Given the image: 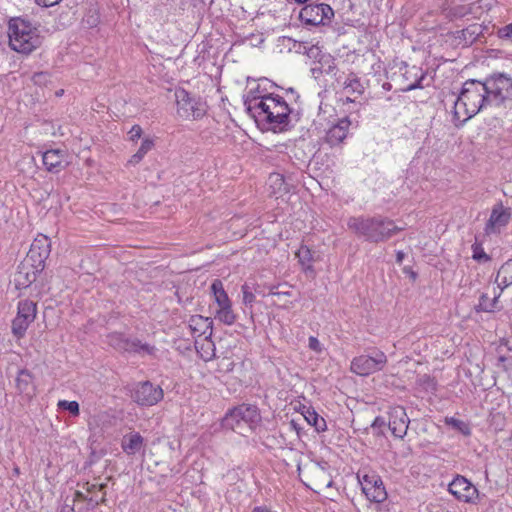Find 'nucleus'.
<instances>
[{"mask_svg":"<svg viewBox=\"0 0 512 512\" xmlns=\"http://www.w3.org/2000/svg\"><path fill=\"white\" fill-rule=\"evenodd\" d=\"M258 103L246 111L254 119L258 128L263 131L283 133L294 127V123H292L293 109L282 96L276 94L265 101L260 100Z\"/></svg>","mask_w":512,"mask_h":512,"instance_id":"1","label":"nucleus"},{"mask_svg":"<svg viewBox=\"0 0 512 512\" xmlns=\"http://www.w3.org/2000/svg\"><path fill=\"white\" fill-rule=\"evenodd\" d=\"M347 227L357 237L376 244L388 241L402 230L392 219L381 214L351 216L347 219Z\"/></svg>","mask_w":512,"mask_h":512,"instance_id":"2","label":"nucleus"},{"mask_svg":"<svg viewBox=\"0 0 512 512\" xmlns=\"http://www.w3.org/2000/svg\"><path fill=\"white\" fill-rule=\"evenodd\" d=\"M7 35L10 48L25 55L31 54L43 42L39 25L26 16L10 17L7 22Z\"/></svg>","mask_w":512,"mask_h":512,"instance_id":"3","label":"nucleus"},{"mask_svg":"<svg viewBox=\"0 0 512 512\" xmlns=\"http://www.w3.org/2000/svg\"><path fill=\"white\" fill-rule=\"evenodd\" d=\"M485 97L486 91L484 90L483 80L468 79L465 81L454 102V119H460L459 109L461 107L466 115L462 122L475 116L481 109L489 106Z\"/></svg>","mask_w":512,"mask_h":512,"instance_id":"4","label":"nucleus"},{"mask_svg":"<svg viewBox=\"0 0 512 512\" xmlns=\"http://www.w3.org/2000/svg\"><path fill=\"white\" fill-rule=\"evenodd\" d=\"M486 103L500 107L512 101V77L504 72H494L483 80Z\"/></svg>","mask_w":512,"mask_h":512,"instance_id":"5","label":"nucleus"},{"mask_svg":"<svg viewBox=\"0 0 512 512\" xmlns=\"http://www.w3.org/2000/svg\"><path fill=\"white\" fill-rule=\"evenodd\" d=\"M357 477L361 485L362 493L365 495L366 499L376 505L377 511L389 512L390 507L389 504L386 503L388 493L381 476L372 471L363 476L358 474Z\"/></svg>","mask_w":512,"mask_h":512,"instance_id":"6","label":"nucleus"},{"mask_svg":"<svg viewBox=\"0 0 512 512\" xmlns=\"http://www.w3.org/2000/svg\"><path fill=\"white\" fill-rule=\"evenodd\" d=\"M175 99L177 105V114L185 120H200L208 109L206 101L195 94L188 92L184 88L175 90Z\"/></svg>","mask_w":512,"mask_h":512,"instance_id":"7","label":"nucleus"},{"mask_svg":"<svg viewBox=\"0 0 512 512\" xmlns=\"http://www.w3.org/2000/svg\"><path fill=\"white\" fill-rule=\"evenodd\" d=\"M386 354L376 347H369L364 353L352 359L350 370L359 376H369L382 371L387 364Z\"/></svg>","mask_w":512,"mask_h":512,"instance_id":"8","label":"nucleus"},{"mask_svg":"<svg viewBox=\"0 0 512 512\" xmlns=\"http://www.w3.org/2000/svg\"><path fill=\"white\" fill-rule=\"evenodd\" d=\"M334 10L329 4L310 0L299 12V19L305 26H327L334 18Z\"/></svg>","mask_w":512,"mask_h":512,"instance_id":"9","label":"nucleus"},{"mask_svg":"<svg viewBox=\"0 0 512 512\" xmlns=\"http://www.w3.org/2000/svg\"><path fill=\"white\" fill-rule=\"evenodd\" d=\"M210 290L218 307L214 313L215 319L225 325H233L236 321V314L232 309V302L224 289L222 281L215 279L210 286Z\"/></svg>","mask_w":512,"mask_h":512,"instance_id":"10","label":"nucleus"},{"mask_svg":"<svg viewBox=\"0 0 512 512\" xmlns=\"http://www.w3.org/2000/svg\"><path fill=\"white\" fill-rule=\"evenodd\" d=\"M130 397L139 406L151 407L162 401L164 391L161 386L149 380L140 381L133 385L130 391Z\"/></svg>","mask_w":512,"mask_h":512,"instance_id":"11","label":"nucleus"},{"mask_svg":"<svg viewBox=\"0 0 512 512\" xmlns=\"http://www.w3.org/2000/svg\"><path fill=\"white\" fill-rule=\"evenodd\" d=\"M260 420V412L256 405L240 404L229 409L222 418L221 425L225 429L234 430L241 421L255 423Z\"/></svg>","mask_w":512,"mask_h":512,"instance_id":"12","label":"nucleus"},{"mask_svg":"<svg viewBox=\"0 0 512 512\" xmlns=\"http://www.w3.org/2000/svg\"><path fill=\"white\" fill-rule=\"evenodd\" d=\"M37 315V304L30 300H20L17 305L16 317L12 320V333L20 339L24 337L31 323L34 322Z\"/></svg>","mask_w":512,"mask_h":512,"instance_id":"13","label":"nucleus"},{"mask_svg":"<svg viewBox=\"0 0 512 512\" xmlns=\"http://www.w3.org/2000/svg\"><path fill=\"white\" fill-rule=\"evenodd\" d=\"M50 252L51 243L49 238L41 235L33 240L23 263L33 268L36 272L42 273Z\"/></svg>","mask_w":512,"mask_h":512,"instance_id":"14","label":"nucleus"},{"mask_svg":"<svg viewBox=\"0 0 512 512\" xmlns=\"http://www.w3.org/2000/svg\"><path fill=\"white\" fill-rule=\"evenodd\" d=\"M448 491L463 503L478 504L481 501L479 490L463 475L457 474L448 484Z\"/></svg>","mask_w":512,"mask_h":512,"instance_id":"15","label":"nucleus"},{"mask_svg":"<svg viewBox=\"0 0 512 512\" xmlns=\"http://www.w3.org/2000/svg\"><path fill=\"white\" fill-rule=\"evenodd\" d=\"M274 87H278L273 81L262 77L258 80V84L255 88H251L247 93L243 95V105L245 111L249 110L254 104H259L260 100H267L268 98L276 95L271 91Z\"/></svg>","mask_w":512,"mask_h":512,"instance_id":"16","label":"nucleus"},{"mask_svg":"<svg viewBox=\"0 0 512 512\" xmlns=\"http://www.w3.org/2000/svg\"><path fill=\"white\" fill-rule=\"evenodd\" d=\"M410 419L402 406L393 407L389 412L388 427L396 438L403 439L409 427Z\"/></svg>","mask_w":512,"mask_h":512,"instance_id":"17","label":"nucleus"},{"mask_svg":"<svg viewBox=\"0 0 512 512\" xmlns=\"http://www.w3.org/2000/svg\"><path fill=\"white\" fill-rule=\"evenodd\" d=\"M351 121L348 117L339 119L327 131L324 137L325 143L330 147L340 145L347 137Z\"/></svg>","mask_w":512,"mask_h":512,"instance_id":"18","label":"nucleus"},{"mask_svg":"<svg viewBox=\"0 0 512 512\" xmlns=\"http://www.w3.org/2000/svg\"><path fill=\"white\" fill-rule=\"evenodd\" d=\"M403 65L406 68L405 72L403 73V78L407 81H410V83L407 86L401 88L402 92L423 89L425 86H429V84H423V81L427 76V71L416 65L409 67L406 62H403Z\"/></svg>","mask_w":512,"mask_h":512,"instance_id":"19","label":"nucleus"},{"mask_svg":"<svg viewBox=\"0 0 512 512\" xmlns=\"http://www.w3.org/2000/svg\"><path fill=\"white\" fill-rule=\"evenodd\" d=\"M189 327L193 333H199V335H205L206 340H208L212 345V354L210 357L206 358L209 360L212 356L215 355V345L211 341V337L213 334V321L209 317H203L201 315H192L189 320Z\"/></svg>","mask_w":512,"mask_h":512,"instance_id":"20","label":"nucleus"},{"mask_svg":"<svg viewBox=\"0 0 512 512\" xmlns=\"http://www.w3.org/2000/svg\"><path fill=\"white\" fill-rule=\"evenodd\" d=\"M511 218L509 208H504L501 203L495 205L491 211L488 222L485 225L486 234L494 233L496 228L504 227Z\"/></svg>","mask_w":512,"mask_h":512,"instance_id":"21","label":"nucleus"},{"mask_svg":"<svg viewBox=\"0 0 512 512\" xmlns=\"http://www.w3.org/2000/svg\"><path fill=\"white\" fill-rule=\"evenodd\" d=\"M66 151L62 149H49L42 155L43 165L51 173H59L66 167Z\"/></svg>","mask_w":512,"mask_h":512,"instance_id":"22","label":"nucleus"},{"mask_svg":"<svg viewBox=\"0 0 512 512\" xmlns=\"http://www.w3.org/2000/svg\"><path fill=\"white\" fill-rule=\"evenodd\" d=\"M34 375L28 369H20L15 379L17 392L32 398L36 394V385L34 383Z\"/></svg>","mask_w":512,"mask_h":512,"instance_id":"23","label":"nucleus"},{"mask_svg":"<svg viewBox=\"0 0 512 512\" xmlns=\"http://www.w3.org/2000/svg\"><path fill=\"white\" fill-rule=\"evenodd\" d=\"M311 74L315 79L321 75H336L337 65L336 60L331 54L320 55V58L314 62L311 68Z\"/></svg>","mask_w":512,"mask_h":512,"instance_id":"24","label":"nucleus"},{"mask_svg":"<svg viewBox=\"0 0 512 512\" xmlns=\"http://www.w3.org/2000/svg\"><path fill=\"white\" fill-rule=\"evenodd\" d=\"M454 37L458 40L459 44L468 47L477 41H481L483 29L480 24H471L462 30L456 31Z\"/></svg>","mask_w":512,"mask_h":512,"instance_id":"25","label":"nucleus"},{"mask_svg":"<svg viewBox=\"0 0 512 512\" xmlns=\"http://www.w3.org/2000/svg\"><path fill=\"white\" fill-rule=\"evenodd\" d=\"M39 275L40 272H36L33 268L27 266V264L21 262L14 277L15 287L17 289L28 288L37 280Z\"/></svg>","mask_w":512,"mask_h":512,"instance_id":"26","label":"nucleus"},{"mask_svg":"<svg viewBox=\"0 0 512 512\" xmlns=\"http://www.w3.org/2000/svg\"><path fill=\"white\" fill-rule=\"evenodd\" d=\"M128 347L126 353L138 355L140 357L152 356L155 357L157 348L147 342L143 343L138 338H129Z\"/></svg>","mask_w":512,"mask_h":512,"instance_id":"27","label":"nucleus"},{"mask_svg":"<svg viewBox=\"0 0 512 512\" xmlns=\"http://www.w3.org/2000/svg\"><path fill=\"white\" fill-rule=\"evenodd\" d=\"M144 445V438L139 432H133L123 437L121 448L127 455H134L139 452Z\"/></svg>","mask_w":512,"mask_h":512,"instance_id":"28","label":"nucleus"},{"mask_svg":"<svg viewBox=\"0 0 512 512\" xmlns=\"http://www.w3.org/2000/svg\"><path fill=\"white\" fill-rule=\"evenodd\" d=\"M260 443L267 449H274L275 447H282L286 439L281 432L275 431L270 433L267 429L260 430L258 433Z\"/></svg>","mask_w":512,"mask_h":512,"instance_id":"29","label":"nucleus"},{"mask_svg":"<svg viewBox=\"0 0 512 512\" xmlns=\"http://www.w3.org/2000/svg\"><path fill=\"white\" fill-rule=\"evenodd\" d=\"M302 415L307 423L314 427L317 433H322L327 430L326 420L320 416L313 407L303 406Z\"/></svg>","mask_w":512,"mask_h":512,"instance_id":"30","label":"nucleus"},{"mask_svg":"<svg viewBox=\"0 0 512 512\" xmlns=\"http://www.w3.org/2000/svg\"><path fill=\"white\" fill-rule=\"evenodd\" d=\"M129 338L125 333L113 331L106 335V343L119 353H126L128 350Z\"/></svg>","mask_w":512,"mask_h":512,"instance_id":"31","label":"nucleus"},{"mask_svg":"<svg viewBox=\"0 0 512 512\" xmlns=\"http://www.w3.org/2000/svg\"><path fill=\"white\" fill-rule=\"evenodd\" d=\"M495 282L501 292L512 285V258L501 265L497 272Z\"/></svg>","mask_w":512,"mask_h":512,"instance_id":"32","label":"nucleus"},{"mask_svg":"<svg viewBox=\"0 0 512 512\" xmlns=\"http://www.w3.org/2000/svg\"><path fill=\"white\" fill-rule=\"evenodd\" d=\"M153 146L154 142L152 139L144 138L137 152L133 154L128 160V164L137 165L138 163H140L144 156L153 148Z\"/></svg>","mask_w":512,"mask_h":512,"instance_id":"33","label":"nucleus"},{"mask_svg":"<svg viewBox=\"0 0 512 512\" xmlns=\"http://www.w3.org/2000/svg\"><path fill=\"white\" fill-rule=\"evenodd\" d=\"M296 256L305 272L313 271V266H312V263L314 261L313 254H312V251L307 246L302 245L298 249Z\"/></svg>","mask_w":512,"mask_h":512,"instance_id":"34","label":"nucleus"},{"mask_svg":"<svg viewBox=\"0 0 512 512\" xmlns=\"http://www.w3.org/2000/svg\"><path fill=\"white\" fill-rule=\"evenodd\" d=\"M445 425L451 427L452 429L458 431L463 436H470L472 433L470 424L463 420L457 419L455 417H445L444 418Z\"/></svg>","mask_w":512,"mask_h":512,"instance_id":"35","label":"nucleus"},{"mask_svg":"<svg viewBox=\"0 0 512 512\" xmlns=\"http://www.w3.org/2000/svg\"><path fill=\"white\" fill-rule=\"evenodd\" d=\"M344 88L349 93H357L359 95L364 93V86L362 85L359 77L351 72L343 83Z\"/></svg>","mask_w":512,"mask_h":512,"instance_id":"36","label":"nucleus"},{"mask_svg":"<svg viewBox=\"0 0 512 512\" xmlns=\"http://www.w3.org/2000/svg\"><path fill=\"white\" fill-rule=\"evenodd\" d=\"M471 7L467 5H456L444 10L445 17L450 21L460 19L471 13Z\"/></svg>","mask_w":512,"mask_h":512,"instance_id":"37","label":"nucleus"},{"mask_svg":"<svg viewBox=\"0 0 512 512\" xmlns=\"http://www.w3.org/2000/svg\"><path fill=\"white\" fill-rule=\"evenodd\" d=\"M496 352L498 356L495 366L502 371H508L510 366H512V356H508L507 353H504L502 347H497Z\"/></svg>","mask_w":512,"mask_h":512,"instance_id":"38","label":"nucleus"},{"mask_svg":"<svg viewBox=\"0 0 512 512\" xmlns=\"http://www.w3.org/2000/svg\"><path fill=\"white\" fill-rule=\"evenodd\" d=\"M472 258L480 263H485L491 260V257L484 251L482 244L477 241L472 245Z\"/></svg>","mask_w":512,"mask_h":512,"instance_id":"39","label":"nucleus"},{"mask_svg":"<svg viewBox=\"0 0 512 512\" xmlns=\"http://www.w3.org/2000/svg\"><path fill=\"white\" fill-rule=\"evenodd\" d=\"M58 408L68 411L72 416H78L80 414V406L77 401L60 400L58 402Z\"/></svg>","mask_w":512,"mask_h":512,"instance_id":"40","label":"nucleus"},{"mask_svg":"<svg viewBox=\"0 0 512 512\" xmlns=\"http://www.w3.org/2000/svg\"><path fill=\"white\" fill-rule=\"evenodd\" d=\"M31 81L33 82V84L40 86V87L47 86L48 83L51 82V75L47 71L35 72L31 76Z\"/></svg>","mask_w":512,"mask_h":512,"instance_id":"41","label":"nucleus"},{"mask_svg":"<svg viewBox=\"0 0 512 512\" xmlns=\"http://www.w3.org/2000/svg\"><path fill=\"white\" fill-rule=\"evenodd\" d=\"M242 294H243V304L245 306L252 307L255 302V294L251 291L250 287L247 283L242 285Z\"/></svg>","mask_w":512,"mask_h":512,"instance_id":"42","label":"nucleus"},{"mask_svg":"<svg viewBox=\"0 0 512 512\" xmlns=\"http://www.w3.org/2000/svg\"><path fill=\"white\" fill-rule=\"evenodd\" d=\"M420 384L425 388L427 391L435 392L437 390V382L436 380L431 377L430 375H423L420 379Z\"/></svg>","mask_w":512,"mask_h":512,"instance_id":"43","label":"nucleus"},{"mask_svg":"<svg viewBox=\"0 0 512 512\" xmlns=\"http://www.w3.org/2000/svg\"><path fill=\"white\" fill-rule=\"evenodd\" d=\"M496 35L501 40L512 41V22L499 28Z\"/></svg>","mask_w":512,"mask_h":512,"instance_id":"44","label":"nucleus"},{"mask_svg":"<svg viewBox=\"0 0 512 512\" xmlns=\"http://www.w3.org/2000/svg\"><path fill=\"white\" fill-rule=\"evenodd\" d=\"M388 425L385 418L383 416H377L375 417V419L373 420L372 424H371V428L373 430H378L375 432L376 435L380 436V435H384V432H383V428Z\"/></svg>","mask_w":512,"mask_h":512,"instance_id":"45","label":"nucleus"},{"mask_svg":"<svg viewBox=\"0 0 512 512\" xmlns=\"http://www.w3.org/2000/svg\"><path fill=\"white\" fill-rule=\"evenodd\" d=\"M501 292L493 297V299H490L489 304H485L481 307V309L484 312L487 313H493L496 310H500V307H498V302L500 298Z\"/></svg>","mask_w":512,"mask_h":512,"instance_id":"46","label":"nucleus"},{"mask_svg":"<svg viewBox=\"0 0 512 512\" xmlns=\"http://www.w3.org/2000/svg\"><path fill=\"white\" fill-rule=\"evenodd\" d=\"M142 133H143V131H142V128L140 125H138V124L133 125L132 128L130 129V131L128 132L129 140L132 142L137 141L138 139L141 138Z\"/></svg>","mask_w":512,"mask_h":512,"instance_id":"47","label":"nucleus"},{"mask_svg":"<svg viewBox=\"0 0 512 512\" xmlns=\"http://www.w3.org/2000/svg\"><path fill=\"white\" fill-rule=\"evenodd\" d=\"M306 54L309 58H314L317 61L320 58V55H326L327 53L322 52L318 45H312L308 48Z\"/></svg>","mask_w":512,"mask_h":512,"instance_id":"48","label":"nucleus"},{"mask_svg":"<svg viewBox=\"0 0 512 512\" xmlns=\"http://www.w3.org/2000/svg\"><path fill=\"white\" fill-rule=\"evenodd\" d=\"M308 346H309V348L311 350H313L315 352H321V350H322L321 343L314 336H310L309 337V339H308Z\"/></svg>","mask_w":512,"mask_h":512,"instance_id":"49","label":"nucleus"},{"mask_svg":"<svg viewBox=\"0 0 512 512\" xmlns=\"http://www.w3.org/2000/svg\"><path fill=\"white\" fill-rule=\"evenodd\" d=\"M279 286L280 285H278V286L271 285L269 287V294L270 295H274V296H281V295H283V296H291V291L290 290H286V291H282L281 290L280 291V290H278Z\"/></svg>","mask_w":512,"mask_h":512,"instance_id":"50","label":"nucleus"},{"mask_svg":"<svg viewBox=\"0 0 512 512\" xmlns=\"http://www.w3.org/2000/svg\"><path fill=\"white\" fill-rule=\"evenodd\" d=\"M489 301H490V299H489L488 295H487L486 293H482V294L480 295V297H479V303H478V305H477V306H475V311H476V312H478V313H479V312H484V311L481 309V307H482L483 305H485V304H489Z\"/></svg>","mask_w":512,"mask_h":512,"instance_id":"51","label":"nucleus"},{"mask_svg":"<svg viewBox=\"0 0 512 512\" xmlns=\"http://www.w3.org/2000/svg\"><path fill=\"white\" fill-rule=\"evenodd\" d=\"M84 22L88 25V27H95L99 22V18L96 14H92L87 16L84 19Z\"/></svg>","mask_w":512,"mask_h":512,"instance_id":"52","label":"nucleus"},{"mask_svg":"<svg viewBox=\"0 0 512 512\" xmlns=\"http://www.w3.org/2000/svg\"><path fill=\"white\" fill-rule=\"evenodd\" d=\"M60 1L61 0H35L36 4L42 7H52Z\"/></svg>","mask_w":512,"mask_h":512,"instance_id":"53","label":"nucleus"},{"mask_svg":"<svg viewBox=\"0 0 512 512\" xmlns=\"http://www.w3.org/2000/svg\"><path fill=\"white\" fill-rule=\"evenodd\" d=\"M85 500L88 501V504L91 508H96L98 505L104 504L106 502L105 497H102L100 500H96L93 497L87 498Z\"/></svg>","mask_w":512,"mask_h":512,"instance_id":"54","label":"nucleus"},{"mask_svg":"<svg viewBox=\"0 0 512 512\" xmlns=\"http://www.w3.org/2000/svg\"><path fill=\"white\" fill-rule=\"evenodd\" d=\"M403 273L409 276V278H411L413 281H415L418 277V273L409 266H405L403 268Z\"/></svg>","mask_w":512,"mask_h":512,"instance_id":"55","label":"nucleus"},{"mask_svg":"<svg viewBox=\"0 0 512 512\" xmlns=\"http://www.w3.org/2000/svg\"><path fill=\"white\" fill-rule=\"evenodd\" d=\"M57 512H76L74 509V502L72 504L64 503L57 509Z\"/></svg>","mask_w":512,"mask_h":512,"instance_id":"56","label":"nucleus"},{"mask_svg":"<svg viewBox=\"0 0 512 512\" xmlns=\"http://www.w3.org/2000/svg\"><path fill=\"white\" fill-rule=\"evenodd\" d=\"M405 258V253L401 250L396 252V263L401 264Z\"/></svg>","mask_w":512,"mask_h":512,"instance_id":"57","label":"nucleus"},{"mask_svg":"<svg viewBox=\"0 0 512 512\" xmlns=\"http://www.w3.org/2000/svg\"><path fill=\"white\" fill-rule=\"evenodd\" d=\"M98 487V490L103 492V497L106 498V487H107V484L106 483H101L99 485H97Z\"/></svg>","mask_w":512,"mask_h":512,"instance_id":"58","label":"nucleus"},{"mask_svg":"<svg viewBox=\"0 0 512 512\" xmlns=\"http://www.w3.org/2000/svg\"><path fill=\"white\" fill-rule=\"evenodd\" d=\"M317 464H318V466H319L323 471H325V470L328 468V462H326V461H321V462H318Z\"/></svg>","mask_w":512,"mask_h":512,"instance_id":"59","label":"nucleus"},{"mask_svg":"<svg viewBox=\"0 0 512 512\" xmlns=\"http://www.w3.org/2000/svg\"><path fill=\"white\" fill-rule=\"evenodd\" d=\"M290 425L294 430H296L299 433L300 428L295 420H291Z\"/></svg>","mask_w":512,"mask_h":512,"instance_id":"60","label":"nucleus"},{"mask_svg":"<svg viewBox=\"0 0 512 512\" xmlns=\"http://www.w3.org/2000/svg\"><path fill=\"white\" fill-rule=\"evenodd\" d=\"M75 496L79 499H83V500L87 499V497L80 491H76Z\"/></svg>","mask_w":512,"mask_h":512,"instance_id":"61","label":"nucleus"},{"mask_svg":"<svg viewBox=\"0 0 512 512\" xmlns=\"http://www.w3.org/2000/svg\"><path fill=\"white\" fill-rule=\"evenodd\" d=\"M382 88L386 91H390L392 86L389 82H385L383 85H382Z\"/></svg>","mask_w":512,"mask_h":512,"instance_id":"62","label":"nucleus"},{"mask_svg":"<svg viewBox=\"0 0 512 512\" xmlns=\"http://www.w3.org/2000/svg\"><path fill=\"white\" fill-rule=\"evenodd\" d=\"M95 489H98L97 484H91L90 486H88L87 491L93 492Z\"/></svg>","mask_w":512,"mask_h":512,"instance_id":"63","label":"nucleus"},{"mask_svg":"<svg viewBox=\"0 0 512 512\" xmlns=\"http://www.w3.org/2000/svg\"><path fill=\"white\" fill-rule=\"evenodd\" d=\"M20 474V468L18 466L13 468V475L18 476Z\"/></svg>","mask_w":512,"mask_h":512,"instance_id":"64","label":"nucleus"}]
</instances>
